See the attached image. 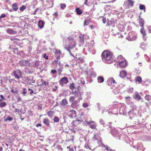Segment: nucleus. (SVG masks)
<instances>
[{
    "label": "nucleus",
    "instance_id": "1",
    "mask_svg": "<svg viewBox=\"0 0 151 151\" xmlns=\"http://www.w3.org/2000/svg\"><path fill=\"white\" fill-rule=\"evenodd\" d=\"M113 54L110 51L105 50L104 51L102 54V58L103 60L105 63L108 64L110 63V61L112 58Z\"/></svg>",
    "mask_w": 151,
    "mask_h": 151
},
{
    "label": "nucleus",
    "instance_id": "2",
    "mask_svg": "<svg viewBox=\"0 0 151 151\" xmlns=\"http://www.w3.org/2000/svg\"><path fill=\"white\" fill-rule=\"evenodd\" d=\"M136 109V106H133L131 110L128 112V114L130 119L131 120H133L136 122V120L137 119L138 116L136 115L134 112V110Z\"/></svg>",
    "mask_w": 151,
    "mask_h": 151
},
{
    "label": "nucleus",
    "instance_id": "3",
    "mask_svg": "<svg viewBox=\"0 0 151 151\" xmlns=\"http://www.w3.org/2000/svg\"><path fill=\"white\" fill-rule=\"evenodd\" d=\"M69 101L71 103V106L72 108L76 109L79 105L80 101L76 100L73 96L70 97Z\"/></svg>",
    "mask_w": 151,
    "mask_h": 151
},
{
    "label": "nucleus",
    "instance_id": "4",
    "mask_svg": "<svg viewBox=\"0 0 151 151\" xmlns=\"http://www.w3.org/2000/svg\"><path fill=\"white\" fill-rule=\"evenodd\" d=\"M109 128H111V134L114 137H117V139H120V137L119 136V133L118 132L117 130L115 129L114 127H109Z\"/></svg>",
    "mask_w": 151,
    "mask_h": 151
},
{
    "label": "nucleus",
    "instance_id": "5",
    "mask_svg": "<svg viewBox=\"0 0 151 151\" xmlns=\"http://www.w3.org/2000/svg\"><path fill=\"white\" fill-rule=\"evenodd\" d=\"M120 104L118 102L116 101H114L113 103V104L112 106H109V108L110 110L112 109L113 110H115L116 111V113H114V114H116L118 113V109L116 108H117L118 107L120 106Z\"/></svg>",
    "mask_w": 151,
    "mask_h": 151
},
{
    "label": "nucleus",
    "instance_id": "6",
    "mask_svg": "<svg viewBox=\"0 0 151 151\" xmlns=\"http://www.w3.org/2000/svg\"><path fill=\"white\" fill-rule=\"evenodd\" d=\"M119 113L121 114L125 115L127 113L126 106L124 104H120Z\"/></svg>",
    "mask_w": 151,
    "mask_h": 151
},
{
    "label": "nucleus",
    "instance_id": "7",
    "mask_svg": "<svg viewBox=\"0 0 151 151\" xmlns=\"http://www.w3.org/2000/svg\"><path fill=\"white\" fill-rule=\"evenodd\" d=\"M72 93L74 95V97L75 99H77L78 100L80 101L82 99L81 95L82 93H81L80 91H78L76 92V91H73L72 92Z\"/></svg>",
    "mask_w": 151,
    "mask_h": 151
},
{
    "label": "nucleus",
    "instance_id": "8",
    "mask_svg": "<svg viewBox=\"0 0 151 151\" xmlns=\"http://www.w3.org/2000/svg\"><path fill=\"white\" fill-rule=\"evenodd\" d=\"M137 38L136 34L132 32H130L128 34V36L127 37V39L129 41H133Z\"/></svg>",
    "mask_w": 151,
    "mask_h": 151
},
{
    "label": "nucleus",
    "instance_id": "9",
    "mask_svg": "<svg viewBox=\"0 0 151 151\" xmlns=\"http://www.w3.org/2000/svg\"><path fill=\"white\" fill-rule=\"evenodd\" d=\"M134 1L132 0H127L124 2V5L127 6L128 8L132 7L134 4Z\"/></svg>",
    "mask_w": 151,
    "mask_h": 151
},
{
    "label": "nucleus",
    "instance_id": "10",
    "mask_svg": "<svg viewBox=\"0 0 151 151\" xmlns=\"http://www.w3.org/2000/svg\"><path fill=\"white\" fill-rule=\"evenodd\" d=\"M68 115L69 117L73 119L76 117V112L74 110L71 109L68 112Z\"/></svg>",
    "mask_w": 151,
    "mask_h": 151
},
{
    "label": "nucleus",
    "instance_id": "11",
    "mask_svg": "<svg viewBox=\"0 0 151 151\" xmlns=\"http://www.w3.org/2000/svg\"><path fill=\"white\" fill-rule=\"evenodd\" d=\"M13 74L15 78L18 79H19L20 77L22 76V74L21 71L19 70H16L13 72Z\"/></svg>",
    "mask_w": 151,
    "mask_h": 151
},
{
    "label": "nucleus",
    "instance_id": "12",
    "mask_svg": "<svg viewBox=\"0 0 151 151\" xmlns=\"http://www.w3.org/2000/svg\"><path fill=\"white\" fill-rule=\"evenodd\" d=\"M93 42L92 41L91 43L88 46V50L90 53H91L93 54L95 53V51L94 49L93 45Z\"/></svg>",
    "mask_w": 151,
    "mask_h": 151
},
{
    "label": "nucleus",
    "instance_id": "13",
    "mask_svg": "<svg viewBox=\"0 0 151 151\" xmlns=\"http://www.w3.org/2000/svg\"><path fill=\"white\" fill-rule=\"evenodd\" d=\"M19 63L20 66H29L30 65V63L29 60H21L19 61Z\"/></svg>",
    "mask_w": 151,
    "mask_h": 151
},
{
    "label": "nucleus",
    "instance_id": "14",
    "mask_svg": "<svg viewBox=\"0 0 151 151\" xmlns=\"http://www.w3.org/2000/svg\"><path fill=\"white\" fill-rule=\"evenodd\" d=\"M68 45L69 48L72 49L75 47L76 45L75 40L74 39L70 40L69 41Z\"/></svg>",
    "mask_w": 151,
    "mask_h": 151
},
{
    "label": "nucleus",
    "instance_id": "15",
    "mask_svg": "<svg viewBox=\"0 0 151 151\" xmlns=\"http://www.w3.org/2000/svg\"><path fill=\"white\" fill-rule=\"evenodd\" d=\"M93 140H97V143L99 145H100V144H102L101 141V138L97 134H94V136L93 138Z\"/></svg>",
    "mask_w": 151,
    "mask_h": 151
},
{
    "label": "nucleus",
    "instance_id": "16",
    "mask_svg": "<svg viewBox=\"0 0 151 151\" xmlns=\"http://www.w3.org/2000/svg\"><path fill=\"white\" fill-rule=\"evenodd\" d=\"M68 82V80L67 78L64 77L61 78L59 81L60 84L63 86L64 84L67 83Z\"/></svg>",
    "mask_w": 151,
    "mask_h": 151
},
{
    "label": "nucleus",
    "instance_id": "17",
    "mask_svg": "<svg viewBox=\"0 0 151 151\" xmlns=\"http://www.w3.org/2000/svg\"><path fill=\"white\" fill-rule=\"evenodd\" d=\"M116 23V20L111 19L110 20H108L106 24V26L112 25L114 26L115 24Z\"/></svg>",
    "mask_w": 151,
    "mask_h": 151
},
{
    "label": "nucleus",
    "instance_id": "18",
    "mask_svg": "<svg viewBox=\"0 0 151 151\" xmlns=\"http://www.w3.org/2000/svg\"><path fill=\"white\" fill-rule=\"evenodd\" d=\"M99 123L101 124V126H100L99 130L102 131L104 130V127L105 123L104 121L102 119H100L99 120Z\"/></svg>",
    "mask_w": 151,
    "mask_h": 151
},
{
    "label": "nucleus",
    "instance_id": "19",
    "mask_svg": "<svg viewBox=\"0 0 151 151\" xmlns=\"http://www.w3.org/2000/svg\"><path fill=\"white\" fill-rule=\"evenodd\" d=\"M26 80L27 81V82L28 84L32 85V83H35V80H33L32 78H30L27 77L26 78Z\"/></svg>",
    "mask_w": 151,
    "mask_h": 151
},
{
    "label": "nucleus",
    "instance_id": "20",
    "mask_svg": "<svg viewBox=\"0 0 151 151\" xmlns=\"http://www.w3.org/2000/svg\"><path fill=\"white\" fill-rule=\"evenodd\" d=\"M107 82L109 85H110L112 83L113 84L116 83L112 78H109L107 81Z\"/></svg>",
    "mask_w": 151,
    "mask_h": 151
},
{
    "label": "nucleus",
    "instance_id": "21",
    "mask_svg": "<svg viewBox=\"0 0 151 151\" xmlns=\"http://www.w3.org/2000/svg\"><path fill=\"white\" fill-rule=\"evenodd\" d=\"M119 66L122 68L125 67L127 65V62L126 61L123 60L120 61L119 62Z\"/></svg>",
    "mask_w": 151,
    "mask_h": 151
},
{
    "label": "nucleus",
    "instance_id": "22",
    "mask_svg": "<svg viewBox=\"0 0 151 151\" xmlns=\"http://www.w3.org/2000/svg\"><path fill=\"white\" fill-rule=\"evenodd\" d=\"M140 32L142 34V35L143 36V40L145 41L146 40V38L144 36L146 35V32L144 28V27H142Z\"/></svg>",
    "mask_w": 151,
    "mask_h": 151
},
{
    "label": "nucleus",
    "instance_id": "23",
    "mask_svg": "<svg viewBox=\"0 0 151 151\" xmlns=\"http://www.w3.org/2000/svg\"><path fill=\"white\" fill-rule=\"evenodd\" d=\"M61 54V52L59 50H56L55 52V56L58 59H60V54Z\"/></svg>",
    "mask_w": 151,
    "mask_h": 151
},
{
    "label": "nucleus",
    "instance_id": "24",
    "mask_svg": "<svg viewBox=\"0 0 151 151\" xmlns=\"http://www.w3.org/2000/svg\"><path fill=\"white\" fill-rule=\"evenodd\" d=\"M6 31L8 33L11 34L15 35L17 33L15 31L12 29H6Z\"/></svg>",
    "mask_w": 151,
    "mask_h": 151
},
{
    "label": "nucleus",
    "instance_id": "25",
    "mask_svg": "<svg viewBox=\"0 0 151 151\" xmlns=\"http://www.w3.org/2000/svg\"><path fill=\"white\" fill-rule=\"evenodd\" d=\"M133 97L134 98L136 99L140 100L141 98L139 94V93L137 92H135L133 95Z\"/></svg>",
    "mask_w": 151,
    "mask_h": 151
},
{
    "label": "nucleus",
    "instance_id": "26",
    "mask_svg": "<svg viewBox=\"0 0 151 151\" xmlns=\"http://www.w3.org/2000/svg\"><path fill=\"white\" fill-rule=\"evenodd\" d=\"M12 7L13 11H17L18 9V4L17 3H14L12 5Z\"/></svg>",
    "mask_w": 151,
    "mask_h": 151
},
{
    "label": "nucleus",
    "instance_id": "27",
    "mask_svg": "<svg viewBox=\"0 0 151 151\" xmlns=\"http://www.w3.org/2000/svg\"><path fill=\"white\" fill-rule=\"evenodd\" d=\"M86 122L89 125H90V127L92 129H96V126L95 124H91V123L95 124V122H94L91 121L90 122Z\"/></svg>",
    "mask_w": 151,
    "mask_h": 151
},
{
    "label": "nucleus",
    "instance_id": "28",
    "mask_svg": "<svg viewBox=\"0 0 151 151\" xmlns=\"http://www.w3.org/2000/svg\"><path fill=\"white\" fill-rule=\"evenodd\" d=\"M135 81L137 83H142V79L140 76H137L135 78Z\"/></svg>",
    "mask_w": 151,
    "mask_h": 151
},
{
    "label": "nucleus",
    "instance_id": "29",
    "mask_svg": "<svg viewBox=\"0 0 151 151\" xmlns=\"http://www.w3.org/2000/svg\"><path fill=\"white\" fill-rule=\"evenodd\" d=\"M68 104V102L67 100L65 99H63L61 101V105L62 106H66Z\"/></svg>",
    "mask_w": 151,
    "mask_h": 151
},
{
    "label": "nucleus",
    "instance_id": "30",
    "mask_svg": "<svg viewBox=\"0 0 151 151\" xmlns=\"http://www.w3.org/2000/svg\"><path fill=\"white\" fill-rule=\"evenodd\" d=\"M78 40L79 42L81 44H82L84 43V39L83 38V35H81L78 37Z\"/></svg>",
    "mask_w": 151,
    "mask_h": 151
},
{
    "label": "nucleus",
    "instance_id": "31",
    "mask_svg": "<svg viewBox=\"0 0 151 151\" xmlns=\"http://www.w3.org/2000/svg\"><path fill=\"white\" fill-rule=\"evenodd\" d=\"M44 23L42 20H40L38 22V26L40 28H42L44 26Z\"/></svg>",
    "mask_w": 151,
    "mask_h": 151
},
{
    "label": "nucleus",
    "instance_id": "32",
    "mask_svg": "<svg viewBox=\"0 0 151 151\" xmlns=\"http://www.w3.org/2000/svg\"><path fill=\"white\" fill-rule=\"evenodd\" d=\"M127 74L126 72L123 70L120 72L119 76L121 78H124L126 76Z\"/></svg>",
    "mask_w": 151,
    "mask_h": 151
},
{
    "label": "nucleus",
    "instance_id": "33",
    "mask_svg": "<svg viewBox=\"0 0 151 151\" xmlns=\"http://www.w3.org/2000/svg\"><path fill=\"white\" fill-rule=\"evenodd\" d=\"M139 8L140 10H143L144 12H145V6L144 5L139 4Z\"/></svg>",
    "mask_w": 151,
    "mask_h": 151
},
{
    "label": "nucleus",
    "instance_id": "34",
    "mask_svg": "<svg viewBox=\"0 0 151 151\" xmlns=\"http://www.w3.org/2000/svg\"><path fill=\"white\" fill-rule=\"evenodd\" d=\"M97 80L98 82L101 83L103 82L104 81V79L103 77L100 76L98 77Z\"/></svg>",
    "mask_w": 151,
    "mask_h": 151
},
{
    "label": "nucleus",
    "instance_id": "35",
    "mask_svg": "<svg viewBox=\"0 0 151 151\" xmlns=\"http://www.w3.org/2000/svg\"><path fill=\"white\" fill-rule=\"evenodd\" d=\"M17 54L20 55L22 57L24 58L25 57V55L23 51H21L19 52H17Z\"/></svg>",
    "mask_w": 151,
    "mask_h": 151
},
{
    "label": "nucleus",
    "instance_id": "36",
    "mask_svg": "<svg viewBox=\"0 0 151 151\" xmlns=\"http://www.w3.org/2000/svg\"><path fill=\"white\" fill-rule=\"evenodd\" d=\"M43 122L47 126H48L50 125V121L47 119H44L43 121Z\"/></svg>",
    "mask_w": 151,
    "mask_h": 151
},
{
    "label": "nucleus",
    "instance_id": "37",
    "mask_svg": "<svg viewBox=\"0 0 151 151\" xmlns=\"http://www.w3.org/2000/svg\"><path fill=\"white\" fill-rule=\"evenodd\" d=\"M143 147V145L141 143H138L137 146V150H140Z\"/></svg>",
    "mask_w": 151,
    "mask_h": 151
},
{
    "label": "nucleus",
    "instance_id": "38",
    "mask_svg": "<svg viewBox=\"0 0 151 151\" xmlns=\"http://www.w3.org/2000/svg\"><path fill=\"white\" fill-rule=\"evenodd\" d=\"M76 12L78 15H80L82 13V10L78 8H77L76 9Z\"/></svg>",
    "mask_w": 151,
    "mask_h": 151
},
{
    "label": "nucleus",
    "instance_id": "39",
    "mask_svg": "<svg viewBox=\"0 0 151 151\" xmlns=\"http://www.w3.org/2000/svg\"><path fill=\"white\" fill-rule=\"evenodd\" d=\"M144 83L145 85L147 86L151 83V81L150 80H145Z\"/></svg>",
    "mask_w": 151,
    "mask_h": 151
},
{
    "label": "nucleus",
    "instance_id": "40",
    "mask_svg": "<svg viewBox=\"0 0 151 151\" xmlns=\"http://www.w3.org/2000/svg\"><path fill=\"white\" fill-rule=\"evenodd\" d=\"M144 20L142 19H140V20L139 21V25L141 27H143L144 25Z\"/></svg>",
    "mask_w": 151,
    "mask_h": 151
},
{
    "label": "nucleus",
    "instance_id": "41",
    "mask_svg": "<svg viewBox=\"0 0 151 151\" xmlns=\"http://www.w3.org/2000/svg\"><path fill=\"white\" fill-rule=\"evenodd\" d=\"M145 99L147 101H149L151 100V96L149 95H147L145 97Z\"/></svg>",
    "mask_w": 151,
    "mask_h": 151
},
{
    "label": "nucleus",
    "instance_id": "42",
    "mask_svg": "<svg viewBox=\"0 0 151 151\" xmlns=\"http://www.w3.org/2000/svg\"><path fill=\"white\" fill-rule=\"evenodd\" d=\"M60 120L59 118L58 117L55 116L53 119V122H54L58 123Z\"/></svg>",
    "mask_w": 151,
    "mask_h": 151
},
{
    "label": "nucleus",
    "instance_id": "43",
    "mask_svg": "<svg viewBox=\"0 0 151 151\" xmlns=\"http://www.w3.org/2000/svg\"><path fill=\"white\" fill-rule=\"evenodd\" d=\"M41 81H42V84H40V86H42V85H48V82H46L45 81H43L42 79L41 80Z\"/></svg>",
    "mask_w": 151,
    "mask_h": 151
},
{
    "label": "nucleus",
    "instance_id": "44",
    "mask_svg": "<svg viewBox=\"0 0 151 151\" xmlns=\"http://www.w3.org/2000/svg\"><path fill=\"white\" fill-rule=\"evenodd\" d=\"M130 97H126L125 100H126V103L128 104H130Z\"/></svg>",
    "mask_w": 151,
    "mask_h": 151
},
{
    "label": "nucleus",
    "instance_id": "45",
    "mask_svg": "<svg viewBox=\"0 0 151 151\" xmlns=\"http://www.w3.org/2000/svg\"><path fill=\"white\" fill-rule=\"evenodd\" d=\"M96 106L98 108V110H99V111H101V107H101L100 104L98 103L96 104Z\"/></svg>",
    "mask_w": 151,
    "mask_h": 151
},
{
    "label": "nucleus",
    "instance_id": "46",
    "mask_svg": "<svg viewBox=\"0 0 151 151\" xmlns=\"http://www.w3.org/2000/svg\"><path fill=\"white\" fill-rule=\"evenodd\" d=\"M40 62L39 61H36L34 65V67H37L39 65H40Z\"/></svg>",
    "mask_w": 151,
    "mask_h": 151
},
{
    "label": "nucleus",
    "instance_id": "47",
    "mask_svg": "<svg viewBox=\"0 0 151 151\" xmlns=\"http://www.w3.org/2000/svg\"><path fill=\"white\" fill-rule=\"evenodd\" d=\"M13 120V118L9 116H8L7 118L5 119V121L7 122L8 121H11Z\"/></svg>",
    "mask_w": 151,
    "mask_h": 151
},
{
    "label": "nucleus",
    "instance_id": "48",
    "mask_svg": "<svg viewBox=\"0 0 151 151\" xmlns=\"http://www.w3.org/2000/svg\"><path fill=\"white\" fill-rule=\"evenodd\" d=\"M70 89L71 90H73L75 88L74 83H73L70 84Z\"/></svg>",
    "mask_w": 151,
    "mask_h": 151
},
{
    "label": "nucleus",
    "instance_id": "49",
    "mask_svg": "<svg viewBox=\"0 0 151 151\" xmlns=\"http://www.w3.org/2000/svg\"><path fill=\"white\" fill-rule=\"evenodd\" d=\"M26 8V7L24 5H22L21 7L19 8V9L22 11H23Z\"/></svg>",
    "mask_w": 151,
    "mask_h": 151
},
{
    "label": "nucleus",
    "instance_id": "50",
    "mask_svg": "<svg viewBox=\"0 0 151 151\" xmlns=\"http://www.w3.org/2000/svg\"><path fill=\"white\" fill-rule=\"evenodd\" d=\"M6 105V104L5 102H2L0 104V107H3L5 106Z\"/></svg>",
    "mask_w": 151,
    "mask_h": 151
},
{
    "label": "nucleus",
    "instance_id": "51",
    "mask_svg": "<svg viewBox=\"0 0 151 151\" xmlns=\"http://www.w3.org/2000/svg\"><path fill=\"white\" fill-rule=\"evenodd\" d=\"M60 6L61 8L63 9H64L66 7V4H60Z\"/></svg>",
    "mask_w": 151,
    "mask_h": 151
},
{
    "label": "nucleus",
    "instance_id": "52",
    "mask_svg": "<svg viewBox=\"0 0 151 151\" xmlns=\"http://www.w3.org/2000/svg\"><path fill=\"white\" fill-rule=\"evenodd\" d=\"M89 21L88 20H86L84 21V25H87L89 23Z\"/></svg>",
    "mask_w": 151,
    "mask_h": 151
},
{
    "label": "nucleus",
    "instance_id": "53",
    "mask_svg": "<svg viewBox=\"0 0 151 151\" xmlns=\"http://www.w3.org/2000/svg\"><path fill=\"white\" fill-rule=\"evenodd\" d=\"M47 114L48 116H49V117H50L53 114V112L51 111L48 112L47 113Z\"/></svg>",
    "mask_w": 151,
    "mask_h": 151
},
{
    "label": "nucleus",
    "instance_id": "54",
    "mask_svg": "<svg viewBox=\"0 0 151 151\" xmlns=\"http://www.w3.org/2000/svg\"><path fill=\"white\" fill-rule=\"evenodd\" d=\"M106 110V109L105 107H101V111H100V112H101L102 114L104 113V112Z\"/></svg>",
    "mask_w": 151,
    "mask_h": 151
},
{
    "label": "nucleus",
    "instance_id": "55",
    "mask_svg": "<svg viewBox=\"0 0 151 151\" xmlns=\"http://www.w3.org/2000/svg\"><path fill=\"white\" fill-rule=\"evenodd\" d=\"M90 75L91 76L95 77L96 76V74L95 72H93L91 73Z\"/></svg>",
    "mask_w": 151,
    "mask_h": 151
},
{
    "label": "nucleus",
    "instance_id": "56",
    "mask_svg": "<svg viewBox=\"0 0 151 151\" xmlns=\"http://www.w3.org/2000/svg\"><path fill=\"white\" fill-rule=\"evenodd\" d=\"M80 82L83 85L85 84V82L83 78H81V80H80Z\"/></svg>",
    "mask_w": 151,
    "mask_h": 151
},
{
    "label": "nucleus",
    "instance_id": "57",
    "mask_svg": "<svg viewBox=\"0 0 151 151\" xmlns=\"http://www.w3.org/2000/svg\"><path fill=\"white\" fill-rule=\"evenodd\" d=\"M26 89L24 88H23V92L22 93L23 94L24 96H25L26 94L27 93V91H26Z\"/></svg>",
    "mask_w": 151,
    "mask_h": 151
},
{
    "label": "nucleus",
    "instance_id": "58",
    "mask_svg": "<svg viewBox=\"0 0 151 151\" xmlns=\"http://www.w3.org/2000/svg\"><path fill=\"white\" fill-rule=\"evenodd\" d=\"M83 107L86 108L88 106V104L86 103H84L83 104Z\"/></svg>",
    "mask_w": 151,
    "mask_h": 151
},
{
    "label": "nucleus",
    "instance_id": "59",
    "mask_svg": "<svg viewBox=\"0 0 151 151\" xmlns=\"http://www.w3.org/2000/svg\"><path fill=\"white\" fill-rule=\"evenodd\" d=\"M102 21L103 23L104 24L105 23L106 21V18L105 17H103L102 19Z\"/></svg>",
    "mask_w": 151,
    "mask_h": 151
},
{
    "label": "nucleus",
    "instance_id": "60",
    "mask_svg": "<svg viewBox=\"0 0 151 151\" xmlns=\"http://www.w3.org/2000/svg\"><path fill=\"white\" fill-rule=\"evenodd\" d=\"M58 71L59 74V75L60 74L62 71V68H60L58 69Z\"/></svg>",
    "mask_w": 151,
    "mask_h": 151
},
{
    "label": "nucleus",
    "instance_id": "61",
    "mask_svg": "<svg viewBox=\"0 0 151 151\" xmlns=\"http://www.w3.org/2000/svg\"><path fill=\"white\" fill-rule=\"evenodd\" d=\"M43 57L46 60L48 59V56H47V55L45 53L44 54Z\"/></svg>",
    "mask_w": 151,
    "mask_h": 151
},
{
    "label": "nucleus",
    "instance_id": "62",
    "mask_svg": "<svg viewBox=\"0 0 151 151\" xmlns=\"http://www.w3.org/2000/svg\"><path fill=\"white\" fill-rule=\"evenodd\" d=\"M28 90L29 91H30L29 93H30V94H31L32 93H33L34 92L32 89H31L30 88H29L28 89Z\"/></svg>",
    "mask_w": 151,
    "mask_h": 151
},
{
    "label": "nucleus",
    "instance_id": "63",
    "mask_svg": "<svg viewBox=\"0 0 151 151\" xmlns=\"http://www.w3.org/2000/svg\"><path fill=\"white\" fill-rule=\"evenodd\" d=\"M84 147L86 148H89V149H90L88 145L86 143L84 145Z\"/></svg>",
    "mask_w": 151,
    "mask_h": 151
},
{
    "label": "nucleus",
    "instance_id": "64",
    "mask_svg": "<svg viewBox=\"0 0 151 151\" xmlns=\"http://www.w3.org/2000/svg\"><path fill=\"white\" fill-rule=\"evenodd\" d=\"M51 72L52 74H55L56 72V71L55 70H51Z\"/></svg>",
    "mask_w": 151,
    "mask_h": 151
}]
</instances>
